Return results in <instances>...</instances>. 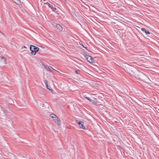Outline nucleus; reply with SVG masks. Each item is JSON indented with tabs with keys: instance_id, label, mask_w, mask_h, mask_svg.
I'll list each match as a JSON object with an SVG mask.
<instances>
[{
	"instance_id": "1",
	"label": "nucleus",
	"mask_w": 159,
	"mask_h": 159,
	"mask_svg": "<svg viewBox=\"0 0 159 159\" xmlns=\"http://www.w3.org/2000/svg\"><path fill=\"white\" fill-rule=\"evenodd\" d=\"M30 49L32 55H35L39 50V48L33 45H30Z\"/></svg>"
},
{
	"instance_id": "2",
	"label": "nucleus",
	"mask_w": 159,
	"mask_h": 159,
	"mask_svg": "<svg viewBox=\"0 0 159 159\" xmlns=\"http://www.w3.org/2000/svg\"><path fill=\"white\" fill-rule=\"evenodd\" d=\"M85 57L87 60L90 63H93L94 62V60L93 58L91 56H86Z\"/></svg>"
},
{
	"instance_id": "3",
	"label": "nucleus",
	"mask_w": 159,
	"mask_h": 159,
	"mask_svg": "<svg viewBox=\"0 0 159 159\" xmlns=\"http://www.w3.org/2000/svg\"><path fill=\"white\" fill-rule=\"evenodd\" d=\"M76 122L79 125L80 127L81 128L83 129H85V127H84V122H83L79 121L78 120H76Z\"/></svg>"
},
{
	"instance_id": "4",
	"label": "nucleus",
	"mask_w": 159,
	"mask_h": 159,
	"mask_svg": "<svg viewBox=\"0 0 159 159\" xmlns=\"http://www.w3.org/2000/svg\"><path fill=\"white\" fill-rule=\"evenodd\" d=\"M44 67L46 69V70L48 71H52L51 69H52V70H54L57 71L58 72H59L58 71L55 70L53 68H52L51 66H44Z\"/></svg>"
},
{
	"instance_id": "5",
	"label": "nucleus",
	"mask_w": 159,
	"mask_h": 159,
	"mask_svg": "<svg viewBox=\"0 0 159 159\" xmlns=\"http://www.w3.org/2000/svg\"><path fill=\"white\" fill-rule=\"evenodd\" d=\"M53 120L57 125H60V121L57 117H56L55 119H53Z\"/></svg>"
},
{
	"instance_id": "6",
	"label": "nucleus",
	"mask_w": 159,
	"mask_h": 159,
	"mask_svg": "<svg viewBox=\"0 0 159 159\" xmlns=\"http://www.w3.org/2000/svg\"><path fill=\"white\" fill-rule=\"evenodd\" d=\"M44 82H45V84L46 85L47 88L48 89H49V90L52 91V89H51V87H50L49 86H48V84H47V82H48L46 80H44Z\"/></svg>"
},
{
	"instance_id": "7",
	"label": "nucleus",
	"mask_w": 159,
	"mask_h": 159,
	"mask_svg": "<svg viewBox=\"0 0 159 159\" xmlns=\"http://www.w3.org/2000/svg\"><path fill=\"white\" fill-rule=\"evenodd\" d=\"M3 60H4L3 62L5 64H6L7 61H6V58H5L3 57H0V60L1 61H2Z\"/></svg>"
},
{
	"instance_id": "8",
	"label": "nucleus",
	"mask_w": 159,
	"mask_h": 159,
	"mask_svg": "<svg viewBox=\"0 0 159 159\" xmlns=\"http://www.w3.org/2000/svg\"><path fill=\"white\" fill-rule=\"evenodd\" d=\"M141 30L142 31L145 32L146 35H148L150 34V32L146 30L144 28H142Z\"/></svg>"
},
{
	"instance_id": "9",
	"label": "nucleus",
	"mask_w": 159,
	"mask_h": 159,
	"mask_svg": "<svg viewBox=\"0 0 159 159\" xmlns=\"http://www.w3.org/2000/svg\"><path fill=\"white\" fill-rule=\"evenodd\" d=\"M56 27L58 30L60 31L62 30V27L59 25H57Z\"/></svg>"
},
{
	"instance_id": "10",
	"label": "nucleus",
	"mask_w": 159,
	"mask_h": 159,
	"mask_svg": "<svg viewBox=\"0 0 159 159\" xmlns=\"http://www.w3.org/2000/svg\"><path fill=\"white\" fill-rule=\"evenodd\" d=\"M50 116L53 119H55L56 117H57L56 115L53 114H51L50 115Z\"/></svg>"
},
{
	"instance_id": "11",
	"label": "nucleus",
	"mask_w": 159,
	"mask_h": 159,
	"mask_svg": "<svg viewBox=\"0 0 159 159\" xmlns=\"http://www.w3.org/2000/svg\"><path fill=\"white\" fill-rule=\"evenodd\" d=\"M44 4H47L48 5V6L50 8H52V7L53 6L52 5H51L50 4H49L48 2H46V3H45L44 2Z\"/></svg>"
},
{
	"instance_id": "12",
	"label": "nucleus",
	"mask_w": 159,
	"mask_h": 159,
	"mask_svg": "<svg viewBox=\"0 0 159 159\" xmlns=\"http://www.w3.org/2000/svg\"><path fill=\"white\" fill-rule=\"evenodd\" d=\"M52 11L55 12L56 13H57V11H56V8L55 7H53V6L52 7V8H51Z\"/></svg>"
},
{
	"instance_id": "13",
	"label": "nucleus",
	"mask_w": 159,
	"mask_h": 159,
	"mask_svg": "<svg viewBox=\"0 0 159 159\" xmlns=\"http://www.w3.org/2000/svg\"><path fill=\"white\" fill-rule=\"evenodd\" d=\"M84 97L85 98H86V99H87L89 101H90L91 102H93V100H91V99H90V98H89L88 97L84 96Z\"/></svg>"
},
{
	"instance_id": "14",
	"label": "nucleus",
	"mask_w": 159,
	"mask_h": 159,
	"mask_svg": "<svg viewBox=\"0 0 159 159\" xmlns=\"http://www.w3.org/2000/svg\"><path fill=\"white\" fill-rule=\"evenodd\" d=\"M80 44L84 48H86V47L84 46L82 43H80Z\"/></svg>"
},
{
	"instance_id": "15",
	"label": "nucleus",
	"mask_w": 159,
	"mask_h": 159,
	"mask_svg": "<svg viewBox=\"0 0 159 159\" xmlns=\"http://www.w3.org/2000/svg\"><path fill=\"white\" fill-rule=\"evenodd\" d=\"M75 73L76 74H78V70H76L75 71Z\"/></svg>"
},
{
	"instance_id": "16",
	"label": "nucleus",
	"mask_w": 159,
	"mask_h": 159,
	"mask_svg": "<svg viewBox=\"0 0 159 159\" xmlns=\"http://www.w3.org/2000/svg\"><path fill=\"white\" fill-rule=\"evenodd\" d=\"M23 48H26L25 46H24L23 47H22V49Z\"/></svg>"
},
{
	"instance_id": "17",
	"label": "nucleus",
	"mask_w": 159,
	"mask_h": 159,
	"mask_svg": "<svg viewBox=\"0 0 159 159\" xmlns=\"http://www.w3.org/2000/svg\"><path fill=\"white\" fill-rule=\"evenodd\" d=\"M117 147H118V148H119V149H120V146H117Z\"/></svg>"
},
{
	"instance_id": "18",
	"label": "nucleus",
	"mask_w": 159,
	"mask_h": 159,
	"mask_svg": "<svg viewBox=\"0 0 159 159\" xmlns=\"http://www.w3.org/2000/svg\"><path fill=\"white\" fill-rule=\"evenodd\" d=\"M87 50L89 51V50L88 49V48L86 47V48Z\"/></svg>"
},
{
	"instance_id": "19",
	"label": "nucleus",
	"mask_w": 159,
	"mask_h": 159,
	"mask_svg": "<svg viewBox=\"0 0 159 159\" xmlns=\"http://www.w3.org/2000/svg\"><path fill=\"white\" fill-rule=\"evenodd\" d=\"M3 111H4V112H5V110H3Z\"/></svg>"
},
{
	"instance_id": "20",
	"label": "nucleus",
	"mask_w": 159,
	"mask_h": 159,
	"mask_svg": "<svg viewBox=\"0 0 159 159\" xmlns=\"http://www.w3.org/2000/svg\"><path fill=\"white\" fill-rule=\"evenodd\" d=\"M12 1H13L14 2V0H12Z\"/></svg>"
}]
</instances>
